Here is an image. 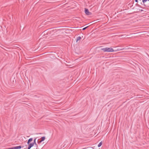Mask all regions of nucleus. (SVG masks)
Listing matches in <instances>:
<instances>
[{"label": "nucleus", "instance_id": "obj_14", "mask_svg": "<svg viewBox=\"0 0 149 149\" xmlns=\"http://www.w3.org/2000/svg\"><path fill=\"white\" fill-rule=\"evenodd\" d=\"M135 1L136 2H137L138 1V0H135Z\"/></svg>", "mask_w": 149, "mask_h": 149}, {"label": "nucleus", "instance_id": "obj_8", "mask_svg": "<svg viewBox=\"0 0 149 149\" xmlns=\"http://www.w3.org/2000/svg\"><path fill=\"white\" fill-rule=\"evenodd\" d=\"M36 139H35L34 141V142L33 143H33V145H34V144H35V145H36V146L37 147H38V145H37L36 144Z\"/></svg>", "mask_w": 149, "mask_h": 149}, {"label": "nucleus", "instance_id": "obj_2", "mask_svg": "<svg viewBox=\"0 0 149 149\" xmlns=\"http://www.w3.org/2000/svg\"><path fill=\"white\" fill-rule=\"evenodd\" d=\"M85 13L86 15H89L92 14V13L89 11L88 9L86 8H85Z\"/></svg>", "mask_w": 149, "mask_h": 149}, {"label": "nucleus", "instance_id": "obj_5", "mask_svg": "<svg viewBox=\"0 0 149 149\" xmlns=\"http://www.w3.org/2000/svg\"><path fill=\"white\" fill-rule=\"evenodd\" d=\"M45 139V136H43L41 138V140L39 141L40 143H41L42 141H44Z\"/></svg>", "mask_w": 149, "mask_h": 149}, {"label": "nucleus", "instance_id": "obj_11", "mask_svg": "<svg viewBox=\"0 0 149 149\" xmlns=\"http://www.w3.org/2000/svg\"><path fill=\"white\" fill-rule=\"evenodd\" d=\"M87 27H88V26H87L86 27H85V28H83L82 30H85Z\"/></svg>", "mask_w": 149, "mask_h": 149}, {"label": "nucleus", "instance_id": "obj_9", "mask_svg": "<svg viewBox=\"0 0 149 149\" xmlns=\"http://www.w3.org/2000/svg\"><path fill=\"white\" fill-rule=\"evenodd\" d=\"M102 142L101 141L100 143H99L98 144V147H100L102 145Z\"/></svg>", "mask_w": 149, "mask_h": 149}, {"label": "nucleus", "instance_id": "obj_12", "mask_svg": "<svg viewBox=\"0 0 149 149\" xmlns=\"http://www.w3.org/2000/svg\"><path fill=\"white\" fill-rule=\"evenodd\" d=\"M6 149H13V147L10 148H7Z\"/></svg>", "mask_w": 149, "mask_h": 149}, {"label": "nucleus", "instance_id": "obj_13", "mask_svg": "<svg viewBox=\"0 0 149 149\" xmlns=\"http://www.w3.org/2000/svg\"><path fill=\"white\" fill-rule=\"evenodd\" d=\"M30 141H29L28 140V141L27 142V144H29V143H30Z\"/></svg>", "mask_w": 149, "mask_h": 149}, {"label": "nucleus", "instance_id": "obj_6", "mask_svg": "<svg viewBox=\"0 0 149 149\" xmlns=\"http://www.w3.org/2000/svg\"><path fill=\"white\" fill-rule=\"evenodd\" d=\"M124 48H122V49H118L116 50H114V52H116L117 51H119L120 50H122L124 49Z\"/></svg>", "mask_w": 149, "mask_h": 149}, {"label": "nucleus", "instance_id": "obj_1", "mask_svg": "<svg viewBox=\"0 0 149 149\" xmlns=\"http://www.w3.org/2000/svg\"><path fill=\"white\" fill-rule=\"evenodd\" d=\"M101 50L103 51L104 52H114V50L113 49L108 47H106L102 48L101 49Z\"/></svg>", "mask_w": 149, "mask_h": 149}, {"label": "nucleus", "instance_id": "obj_10", "mask_svg": "<svg viewBox=\"0 0 149 149\" xmlns=\"http://www.w3.org/2000/svg\"><path fill=\"white\" fill-rule=\"evenodd\" d=\"M28 140L29 141H30V142L31 141L33 140V138H31L29 139Z\"/></svg>", "mask_w": 149, "mask_h": 149}, {"label": "nucleus", "instance_id": "obj_4", "mask_svg": "<svg viewBox=\"0 0 149 149\" xmlns=\"http://www.w3.org/2000/svg\"><path fill=\"white\" fill-rule=\"evenodd\" d=\"M13 149H19L21 148V146H19L16 147H13Z\"/></svg>", "mask_w": 149, "mask_h": 149}, {"label": "nucleus", "instance_id": "obj_3", "mask_svg": "<svg viewBox=\"0 0 149 149\" xmlns=\"http://www.w3.org/2000/svg\"><path fill=\"white\" fill-rule=\"evenodd\" d=\"M34 146L33 143H30L28 147V149H30V148Z\"/></svg>", "mask_w": 149, "mask_h": 149}, {"label": "nucleus", "instance_id": "obj_7", "mask_svg": "<svg viewBox=\"0 0 149 149\" xmlns=\"http://www.w3.org/2000/svg\"><path fill=\"white\" fill-rule=\"evenodd\" d=\"M81 39L80 36L78 37L76 39V42H77L78 41L80 40Z\"/></svg>", "mask_w": 149, "mask_h": 149}]
</instances>
